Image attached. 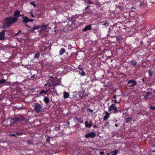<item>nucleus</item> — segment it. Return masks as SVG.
Wrapping results in <instances>:
<instances>
[{
	"label": "nucleus",
	"instance_id": "obj_1",
	"mask_svg": "<svg viewBox=\"0 0 155 155\" xmlns=\"http://www.w3.org/2000/svg\"><path fill=\"white\" fill-rule=\"evenodd\" d=\"M4 21L5 26L7 27L11 26L17 21L16 18L12 16H10L5 18L4 19Z\"/></svg>",
	"mask_w": 155,
	"mask_h": 155
},
{
	"label": "nucleus",
	"instance_id": "obj_2",
	"mask_svg": "<svg viewBox=\"0 0 155 155\" xmlns=\"http://www.w3.org/2000/svg\"><path fill=\"white\" fill-rule=\"evenodd\" d=\"M34 110L37 113L41 112L44 111V109L41 105L37 103L34 105Z\"/></svg>",
	"mask_w": 155,
	"mask_h": 155
},
{
	"label": "nucleus",
	"instance_id": "obj_3",
	"mask_svg": "<svg viewBox=\"0 0 155 155\" xmlns=\"http://www.w3.org/2000/svg\"><path fill=\"white\" fill-rule=\"evenodd\" d=\"M109 111L111 112L115 113L116 111H118L117 108L114 104H112L108 108Z\"/></svg>",
	"mask_w": 155,
	"mask_h": 155
},
{
	"label": "nucleus",
	"instance_id": "obj_4",
	"mask_svg": "<svg viewBox=\"0 0 155 155\" xmlns=\"http://www.w3.org/2000/svg\"><path fill=\"white\" fill-rule=\"evenodd\" d=\"M41 26V29L39 31V33L40 34L42 32L47 31L46 29L48 27V26L47 25H42ZM48 32V31H47Z\"/></svg>",
	"mask_w": 155,
	"mask_h": 155
},
{
	"label": "nucleus",
	"instance_id": "obj_5",
	"mask_svg": "<svg viewBox=\"0 0 155 155\" xmlns=\"http://www.w3.org/2000/svg\"><path fill=\"white\" fill-rule=\"evenodd\" d=\"M96 134L94 132H91L87 133L85 135V137L87 138L89 137H94L96 136Z\"/></svg>",
	"mask_w": 155,
	"mask_h": 155
},
{
	"label": "nucleus",
	"instance_id": "obj_6",
	"mask_svg": "<svg viewBox=\"0 0 155 155\" xmlns=\"http://www.w3.org/2000/svg\"><path fill=\"white\" fill-rule=\"evenodd\" d=\"M13 16L14 18H16L17 21L18 18L21 16L20 11L18 10H16Z\"/></svg>",
	"mask_w": 155,
	"mask_h": 155
},
{
	"label": "nucleus",
	"instance_id": "obj_7",
	"mask_svg": "<svg viewBox=\"0 0 155 155\" xmlns=\"http://www.w3.org/2000/svg\"><path fill=\"white\" fill-rule=\"evenodd\" d=\"M5 30H3L0 32V40H2L4 39L5 38Z\"/></svg>",
	"mask_w": 155,
	"mask_h": 155
},
{
	"label": "nucleus",
	"instance_id": "obj_8",
	"mask_svg": "<svg viewBox=\"0 0 155 155\" xmlns=\"http://www.w3.org/2000/svg\"><path fill=\"white\" fill-rule=\"evenodd\" d=\"M128 83L130 84V87L135 85L137 84L136 82L134 80H129L128 81Z\"/></svg>",
	"mask_w": 155,
	"mask_h": 155
},
{
	"label": "nucleus",
	"instance_id": "obj_9",
	"mask_svg": "<svg viewBox=\"0 0 155 155\" xmlns=\"http://www.w3.org/2000/svg\"><path fill=\"white\" fill-rule=\"evenodd\" d=\"M85 127L88 128L91 127L92 125L91 121H90L89 123H88L87 121H86L85 123Z\"/></svg>",
	"mask_w": 155,
	"mask_h": 155
},
{
	"label": "nucleus",
	"instance_id": "obj_10",
	"mask_svg": "<svg viewBox=\"0 0 155 155\" xmlns=\"http://www.w3.org/2000/svg\"><path fill=\"white\" fill-rule=\"evenodd\" d=\"M91 25H89L86 26L84 29L82 30L83 31H86L87 30H90L91 29Z\"/></svg>",
	"mask_w": 155,
	"mask_h": 155
},
{
	"label": "nucleus",
	"instance_id": "obj_11",
	"mask_svg": "<svg viewBox=\"0 0 155 155\" xmlns=\"http://www.w3.org/2000/svg\"><path fill=\"white\" fill-rule=\"evenodd\" d=\"M23 20L22 21V23L24 24L25 23H27L29 21L28 19L29 18L26 16H25L23 17Z\"/></svg>",
	"mask_w": 155,
	"mask_h": 155
},
{
	"label": "nucleus",
	"instance_id": "obj_12",
	"mask_svg": "<svg viewBox=\"0 0 155 155\" xmlns=\"http://www.w3.org/2000/svg\"><path fill=\"white\" fill-rule=\"evenodd\" d=\"M110 113H108L107 112H105V115L104 117V120H106L109 117Z\"/></svg>",
	"mask_w": 155,
	"mask_h": 155
},
{
	"label": "nucleus",
	"instance_id": "obj_13",
	"mask_svg": "<svg viewBox=\"0 0 155 155\" xmlns=\"http://www.w3.org/2000/svg\"><path fill=\"white\" fill-rule=\"evenodd\" d=\"M41 27V26L40 25L35 26L33 27V28L31 29V31L32 32H33V31H34V30L38 29Z\"/></svg>",
	"mask_w": 155,
	"mask_h": 155
},
{
	"label": "nucleus",
	"instance_id": "obj_14",
	"mask_svg": "<svg viewBox=\"0 0 155 155\" xmlns=\"http://www.w3.org/2000/svg\"><path fill=\"white\" fill-rule=\"evenodd\" d=\"M64 97V99L67 98L68 97L69 94L68 93L64 92L63 93Z\"/></svg>",
	"mask_w": 155,
	"mask_h": 155
},
{
	"label": "nucleus",
	"instance_id": "obj_15",
	"mask_svg": "<svg viewBox=\"0 0 155 155\" xmlns=\"http://www.w3.org/2000/svg\"><path fill=\"white\" fill-rule=\"evenodd\" d=\"M65 49L64 48H61L60 50V54L62 55L65 52Z\"/></svg>",
	"mask_w": 155,
	"mask_h": 155
},
{
	"label": "nucleus",
	"instance_id": "obj_16",
	"mask_svg": "<svg viewBox=\"0 0 155 155\" xmlns=\"http://www.w3.org/2000/svg\"><path fill=\"white\" fill-rule=\"evenodd\" d=\"M44 101L45 103L47 104L49 102V99L48 97H45L44 98Z\"/></svg>",
	"mask_w": 155,
	"mask_h": 155
},
{
	"label": "nucleus",
	"instance_id": "obj_17",
	"mask_svg": "<svg viewBox=\"0 0 155 155\" xmlns=\"http://www.w3.org/2000/svg\"><path fill=\"white\" fill-rule=\"evenodd\" d=\"M131 63L132 65L133 66L136 65L137 64V61L134 60H132V61H131Z\"/></svg>",
	"mask_w": 155,
	"mask_h": 155
},
{
	"label": "nucleus",
	"instance_id": "obj_18",
	"mask_svg": "<svg viewBox=\"0 0 155 155\" xmlns=\"http://www.w3.org/2000/svg\"><path fill=\"white\" fill-rule=\"evenodd\" d=\"M40 54L39 53H37L35 54L34 58L38 59Z\"/></svg>",
	"mask_w": 155,
	"mask_h": 155
},
{
	"label": "nucleus",
	"instance_id": "obj_19",
	"mask_svg": "<svg viewBox=\"0 0 155 155\" xmlns=\"http://www.w3.org/2000/svg\"><path fill=\"white\" fill-rule=\"evenodd\" d=\"M12 120H14V122H16L20 121L19 117H15L14 118L12 119Z\"/></svg>",
	"mask_w": 155,
	"mask_h": 155
},
{
	"label": "nucleus",
	"instance_id": "obj_20",
	"mask_svg": "<svg viewBox=\"0 0 155 155\" xmlns=\"http://www.w3.org/2000/svg\"><path fill=\"white\" fill-rule=\"evenodd\" d=\"M118 151L117 150H114V151L111 152V153L112 154L111 155H116L118 153Z\"/></svg>",
	"mask_w": 155,
	"mask_h": 155
},
{
	"label": "nucleus",
	"instance_id": "obj_21",
	"mask_svg": "<svg viewBox=\"0 0 155 155\" xmlns=\"http://www.w3.org/2000/svg\"><path fill=\"white\" fill-rule=\"evenodd\" d=\"M6 81L5 80L3 79H0V84H2L5 83V82Z\"/></svg>",
	"mask_w": 155,
	"mask_h": 155
},
{
	"label": "nucleus",
	"instance_id": "obj_22",
	"mask_svg": "<svg viewBox=\"0 0 155 155\" xmlns=\"http://www.w3.org/2000/svg\"><path fill=\"white\" fill-rule=\"evenodd\" d=\"M132 120V119L130 117L127 118L126 119V121L128 123Z\"/></svg>",
	"mask_w": 155,
	"mask_h": 155
},
{
	"label": "nucleus",
	"instance_id": "obj_23",
	"mask_svg": "<svg viewBox=\"0 0 155 155\" xmlns=\"http://www.w3.org/2000/svg\"><path fill=\"white\" fill-rule=\"evenodd\" d=\"M19 118L20 121L24 120L25 118L23 116H20Z\"/></svg>",
	"mask_w": 155,
	"mask_h": 155
},
{
	"label": "nucleus",
	"instance_id": "obj_24",
	"mask_svg": "<svg viewBox=\"0 0 155 155\" xmlns=\"http://www.w3.org/2000/svg\"><path fill=\"white\" fill-rule=\"evenodd\" d=\"M29 14H30V15H31V16L32 17H33V18L35 16H34V15L33 14V11L32 10L30 11V12H29Z\"/></svg>",
	"mask_w": 155,
	"mask_h": 155
},
{
	"label": "nucleus",
	"instance_id": "obj_25",
	"mask_svg": "<svg viewBox=\"0 0 155 155\" xmlns=\"http://www.w3.org/2000/svg\"><path fill=\"white\" fill-rule=\"evenodd\" d=\"M46 92L44 90H42L41 91L40 93V94H46Z\"/></svg>",
	"mask_w": 155,
	"mask_h": 155
},
{
	"label": "nucleus",
	"instance_id": "obj_26",
	"mask_svg": "<svg viewBox=\"0 0 155 155\" xmlns=\"http://www.w3.org/2000/svg\"><path fill=\"white\" fill-rule=\"evenodd\" d=\"M30 4L33 5L34 7H35L36 6V5L35 4V2H32L30 3Z\"/></svg>",
	"mask_w": 155,
	"mask_h": 155
},
{
	"label": "nucleus",
	"instance_id": "obj_27",
	"mask_svg": "<svg viewBox=\"0 0 155 155\" xmlns=\"http://www.w3.org/2000/svg\"><path fill=\"white\" fill-rule=\"evenodd\" d=\"M116 39L117 41H120L121 40V37L120 36H119L117 37Z\"/></svg>",
	"mask_w": 155,
	"mask_h": 155
},
{
	"label": "nucleus",
	"instance_id": "obj_28",
	"mask_svg": "<svg viewBox=\"0 0 155 155\" xmlns=\"http://www.w3.org/2000/svg\"><path fill=\"white\" fill-rule=\"evenodd\" d=\"M102 25H104L105 26H109V23L107 22H105L104 24H103Z\"/></svg>",
	"mask_w": 155,
	"mask_h": 155
},
{
	"label": "nucleus",
	"instance_id": "obj_29",
	"mask_svg": "<svg viewBox=\"0 0 155 155\" xmlns=\"http://www.w3.org/2000/svg\"><path fill=\"white\" fill-rule=\"evenodd\" d=\"M148 72L150 76H152L153 75V73L151 70H149L148 71Z\"/></svg>",
	"mask_w": 155,
	"mask_h": 155
},
{
	"label": "nucleus",
	"instance_id": "obj_30",
	"mask_svg": "<svg viewBox=\"0 0 155 155\" xmlns=\"http://www.w3.org/2000/svg\"><path fill=\"white\" fill-rule=\"evenodd\" d=\"M80 74L81 75H82V76H84L85 75V72L83 71H82L81 73Z\"/></svg>",
	"mask_w": 155,
	"mask_h": 155
},
{
	"label": "nucleus",
	"instance_id": "obj_31",
	"mask_svg": "<svg viewBox=\"0 0 155 155\" xmlns=\"http://www.w3.org/2000/svg\"><path fill=\"white\" fill-rule=\"evenodd\" d=\"M150 108L152 110H155V106H151L150 107Z\"/></svg>",
	"mask_w": 155,
	"mask_h": 155
},
{
	"label": "nucleus",
	"instance_id": "obj_32",
	"mask_svg": "<svg viewBox=\"0 0 155 155\" xmlns=\"http://www.w3.org/2000/svg\"><path fill=\"white\" fill-rule=\"evenodd\" d=\"M155 152V150H152L151 151H150V153H154Z\"/></svg>",
	"mask_w": 155,
	"mask_h": 155
},
{
	"label": "nucleus",
	"instance_id": "obj_33",
	"mask_svg": "<svg viewBox=\"0 0 155 155\" xmlns=\"http://www.w3.org/2000/svg\"><path fill=\"white\" fill-rule=\"evenodd\" d=\"M32 142V141H31L30 140H28V143H29V144H30Z\"/></svg>",
	"mask_w": 155,
	"mask_h": 155
},
{
	"label": "nucleus",
	"instance_id": "obj_34",
	"mask_svg": "<svg viewBox=\"0 0 155 155\" xmlns=\"http://www.w3.org/2000/svg\"><path fill=\"white\" fill-rule=\"evenodd\" d=\"M48 85L49 87H52L53 86V85H51L49 83L48 84Z\"/></svg>",
	"mask_w": 155,
	"mask_h": 155
},
{
	"label": "nucleus",
	"instance_id": "obj_35",
	"mask_svg": "<svg viewBox=\"0 0 155 155\" xmlns=\"http://www.w3.org/2000/svg\"><path fill=\"white\" fill-rule=\"evenodd\" d=\"M80 66H79V68H78V69H79L80 70H83V68H80Z\"/></svg>",
	"mask_w": 155,
	"mask_h": 155
},
{
	"label": "nucleus",
	"instance_id": "obj_36",
	"mask_svg": "<svg viewBox=\"0 0 155 155\" xmlns=\"http://www.w3.org/2000/svg\"><path fill=\"white\" fill-rule=\"evenodd\" d=\"M28 20H29V21H30V22H33L34 21L33 19H29Z\"/></svg>",
	"mask_w": 155,
	"mask_h": 155
},
{
	"label": "nucleus",
	"instance_id": "obj_37",
	"mask_svg": "<svg viewBox=\"0 0 155 155\" xmlns=\"http://www.w3.org/2000/svg\"><path fill=\"white\" fill-rule=\"evenodd\" d=\"M25 25L26 26V27H28V28H30V26H28L27 24V23H25Z\"/></svg>",
	"mask_w": 155,
	"mask_h": 155
},
{
	"label": "nucleus",
	"instance_id": "obj_38",
	"mask_svg": "<svg viewBox=\"0 0 155 155\" xmlns=\"http://www.w3.org/2000/svg\"><path fill=\"white\" fill-rule=\"evenodd\" d=\"M114 102L115 103H119L118 102H117V100H115L114 101Z\"/></svg>",
	"mask_w": 155,
	"mask_h": 155
},
{
	"label": "nucleus",
	"instance_id": "obj_39",
	"mask_svg": "<svg viewBox=\"0 0 155 155\" xmlns=\"http://www.w3.org/2000/svg\"><path fill=\"white\" fill-rule=\"evenodd\" d=\"M100 153L101 154V155H103L104 153V152L103 151H101V152H100Z\"/></svg>",
	"mask_w": 155,
	"mask_h": 155
},
{
	"label": "nucleus",
	"instance_id": "obj_40",
	"mask_svg": "<svg viewBox=\"0 0 155 155\" xmlns=\"http://www.w3.org/2000/svg\"><path fill=\"white\" fill-rule=\"evenodd\" d=\"M150 92H149V93H147V94H146V96H148V95L149 94H150Z\"/></svg>",
	"mask_w": 155,
	"mask_h": 155
},
{
	"label": "nucleus",
	"instance_id": "obj_41",
	"mask_svg": "<svg viewBox=\"0 0 155 155\" xmlns=\"http://www.w3.org/2000/svg\"><path fill=\"white\" fill-rule=\"evenodd\" d=\"M21 30H19L17 34V35H18V33H20L21 32Z\"/></svg>",
	"mask_w": 155,
	"mask_h": 155
},
{
	"label": "nucleus",
	"instance_id": "obj_42",
	"mask_svg": "<svg viewBox=\"0 0 155 155\" xmlns=\"http://www.w3.org/2000/svg\"><path fill=\"white\" fill-rule=\"evenodd\" d=\"M113 98H114L116 99V95H114L113 97Z\"/></svg>",
	"mask_w": 155,
	"mask_h": 155
},
{
	"label": "nucleus",
	"instance_id": "obj_43",
	"mask_svg": "<svg viewBox=\"0 0 155 155\" xmlns=\"http://www.w3.org/2000/svg\"><path fill=\"white\" fill-rule=\"evenodd\" d=\"M87 2V3H92V2H91L90 1H88Z\"/></svg>",
	"mask_w": 155,
	"mask_h": 155
},
{
	"label": "nucleus",
	"instance_id": "obj_44",
	"mask_svg": "<svg viewBox=\"0 0 155 155\" xmlns=\"http://www.w3.org/2000/svg\"><path fill=\"white\" fill-rule=\"evenodd\" d=\"M17 134L18 135H20L21 134V133H17Z\"/></svg>",
	"mask_w": 155,
	"mask_h": 155
},
{
	"label": "nucleus",
	"instance_id": "obj_45",
	"mask_svg": "<svg viewBox=\"0 0 155 155\" xmlns=\"http://www.w3.org/2000/svg\"><path fill=\"white\" fill-rule=\"evenodd\" d=\"M111 154L110 153H107V155H111Z\"/></svg>",
	"mask_w": 155,
	"mask_h": 155
},
{
	"label": "nucleus",
	"instance_id": "obj_46",
	"mask_svg": "<svg viewBox=\"0 0 155 155\" xmlns=\"http://www.w3.org/2000/svg\"><path fill=\"white\" fill-rule=\"evenodd\" d=\"M47 141L48 142V141H49V139H47Z\"/></svg>",
	"mask_w": 155,
	"mask_h": 155
},
{
	"label": "nucleus",
	"instance_id": "obj_47",
	"mask_svg": "<svg viewBox=\"0 0 155 155\" xmlns=\"http://www.w3.org/2000/svg\"><path fill=\"white\" fill-rule=\"evenodd\" d=\"M115 126L116 127H117V126H118V125H117V124H115Z\"/></svg>",
	"mask_w": 155,
	"mask_h": 155
},
{
	"label": "nucleus",
	"instance_id": "obj_48",
	"mask_svg": "<svg viewBox=\"0 0 155 155\" xmlns=\"http://www.w3.org/2000/svg\"><path fill=\"white\" fill-rule=\"evenodd\" d=\"M142 81L143 82H144V79H143L142 80Z\"/></svg>",
	"mask_w": 155,
	"mask_h": 155
},
{
	"label": "nucleus",
	"instance_id": "obj_49",
	"mask_svg": "<svg viewBox=\"0 0 155 155\" xmlns=\"http://www.w3.org/2000/svg\"><path fill=\"white\" fill-rule=\"evenodd\" d=\"M12 136H15V134H12Z\"/></svg>",
	"mask_w": 155,
	"mask_h": 155
},
{
	"label": "nucleus",
	"instance_id": "obj_50",
	"mask_svg": "<svg viewBox=\"0 0 155 155\" xmlns=\"http://www.w3.org/2000/svg\"><path fill=\"white\" fill-rule=\"evenodd\" d=\"M45 86H47V84H45Z\"/></svg>",
	"mask_w": 155,
	"mask_h": 155
},
{
	"label": "nucleus",
	"instance_id": "obj_51",
	"mask_svg": "<svg viewBox=\"0 0 155 155\" xmlns=\"http://www.w3.org/2000/svg\"><path fill=\"white\" fill-rule=\"evenodd\" d=\"M90 6H87L86 8H88Z\"/></svg>",
	"mask_w": 155,
	"mask_h": 155
},
{
	"label": "nucleus",
	"instance_id": "obj_52",
	"mask_svg": "<svg viewBox=\"0 0 155 155\" xmlns=\"http://www.w3.org/2000/svg\"><path fill=\"white\" fill-rule=\"evenodd\" d=\"M21 16H24V15H21Z\"/></svg>",
	"mask_w": 155,
	"mask_h": 155
},
{
	"label": "nucleus",
	"instance_id": "obj_53",
	"mask_svg": "<svg viewBox=\"0 0 155 155\" xmlns=\"http://www.w3.org/2000/svg\"><path fill=\"white\" fill-rule=\"evenodd\" d=\"M1 27L0 26V28Z\"/></svg>",
	"mask_w": 155,
	"mask_h": 155
}]
</instances>
